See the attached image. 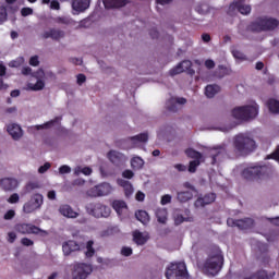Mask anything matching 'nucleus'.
Returning <instances> with one entry per match:
<instances>
[{
    "label": "nucleus",
    "mask_w": 279,
    "mask_h": 279,
    "mask_svg": "<svg viewBox=\"0 0 279 279\" xmlns=\"http://www.w3.org/2000/svg\"><path fill=\"white\" fill-rule=\"evenodd\" d=\"M112 193V186L109 183L98 184L87 191L88 197H104Z\"/></svg>",
    "instance_id": "obj_11"
},
{
    "label": "nucleus",
    "mask_w": 279,
    "mask_h": 279,
    "mask_svg": "<svg viewBox=\"0 0 279 279\" xmlns=\"http://www.w3.org/2000/svg\"><path fill=\"white\" fill-rule=\"evenodd\" d=\"M36 189H40V184H38V182H28L25 185L26 193H32V191H36Z\"/></svg>",
    "instance_id": "obj_41"
},
{
    "label": "nucleus",
    "mask_w": 279,
    "mask_h": 279,
    "mask_svg": "<svg viewBox=\"0 0 279 279\" xmlns=\"http://www.w3.org/2000/svg\"><path fill=\"white\" fill-rule=\"evenodd\" d=\"M43 88H45V81L43 80H38L36 84L31 86V90H43Z\"/></svg>",
    "instance_id": "obj_44"
},
{
    "label": "nucleus",
    "mask_w": 279,
    "mask_h": 279,
    "mask_svg": "<svg viewBox=\"0 0 279 279\" xmlns=\"http://www.w3.org/2000/svg\"><path fill=\"white\" fill-rule=\"evenodd\" d=\"M21 243L24 247H32V245H34V242L29 238H22Z\"/></svg>",
    "instance_id": "obj_51"
},
{
    "label": "nucleus",
    "mask_w": 279,
    "mask_h": 279,
    "mask_svg": "<svg viewBox=\"0 0 279 279\" xmlns=\"http://www.w3.org/2000/svg\"><path fill=\"white\" fill-rule=\"evenodd\" d=\"M106 10H118L125 8L128 0H102Z\"/></svg>",
    "instance_id": "obj_22"
},
{
    "label": "nucleus",
    "mask_w": 279,
    "mask_h": 279,
    "mask_svg": "<svg viewBox=\"0 0 279 279\" xmlns=\"http://www.w3.org/2000/svg\"><path fill=\"white\" fill-rule=\"evenodd\" d=\"M232 118L238 121H250V119H256L258 116V105H247L242 107H235L231 111Z\"/></svg>",
    "instance_id": "obj_4"
},
{
    "label": "nucleus",
    "mask_w": 279,
    "mask_h": 279,
    "mask_svg": "<svg viewBox=\"0 0 279 279\" xmlns=\"http://www.w3.org/2000/svg\"><path fill=\"white\" fill-rule=\"evenodd\" d=\"M145 161L141 157H133L131 159V167L132 169H143Z\"/></svg>",
    "instance_id": "obj_38"
},
{
    "label": "nucleus",
    "mask_w": 279,
    "mask_h": 279,
    "mask_svg": "<svg viewBox=\"0 0 279 279\" xmlns=\"http://www.w3.org/2000/svg\"><path fill=\"white\" fill-rule=\"evenodd\" d=\"M215 199H217V194L208 193V194H205L204 196H199L195 201L194 206L196 208H204V206H208L209 204H213Z\"/></svg>",
    "instance_id": "obj_17"
},
{
    "label": "nucleus",
    "mask_w": 279,
    "mask_h": 279,
    "mask_svg": "<svg viewBox=\"0 0 279 279\" xmlns=\"http://www.w3.org/2000/svg\"><path fill=\"white\" fill-rule=\"evenodd\" d=\"M149 36H150L153 39L158 38V36H159L158 29H156V28L150 29V31H149Z\"/></svg>",
    "instance_id": "obj_62"
},
{
    "label": "nucleus",
    "mask_w": 279,
    "mask_h": 279,
    "mask_svg": "<svg viewBox=\"0 0 279 279\" xmlns=\"http://www.w3.org/2000/svg\"><path fill=\"white\" fill-rule=\"evenodd\" d=\"M74 173L75 175H80V173H83V175H90V173H93V169L90 167H84L83 169L77 168Z\"/></svg>",
    "instance_id": "obj_40"
},
{
    "label": "nucleus",
    "mask_w": 279,
    "mask_h": 279,
    "mask_svg": "<svg viewBox=\"0 0 279 279\" xmlns=\"http://www.w3.org/2000/svg\"><path fill=\"white\" fill-rule=\"evenodd\" d=\"M43 206V194H35L31 197V199L24 204L23 211L26 215L34 213V210H38Z\"/></svg>",
    "instance_id": "obj_13"
},
{
    "label": "nucleus",
    "mask_w": 279,
    "mask_h": 279,
    "mask_svg": "<svg viewBox=\"0 0 279 279\" xmlns=\"http://www.w3.org/2000/svg\"><path fill=\"white\" fill-rule=\"evenodd\" d=\"M14 215H16V213L13 209H10L4 214V219L10 221V219H14Z\"/></svg>",
    "instance_id": "obj_53"
},
{
    "label": "nucleus",
    "mask_w": 279,
    "mask_h": 279,
    "mask_svg": "<svg viewBox=\"0 0 279 279\" xmlns=\"http://www.w3.org/2000/svg\"><path fill=\"white\" fill-rule=\"evenodd\" d=\"M107 158H109L110 162H112V165H114L116 167H120V165H123V162L125 161V155L117 150H110L107 154Z\"/></svg>",
    "instance_id": "obj_18"
},
{
    "label": "nucleus",
    "mask_w": 279,
    "mask_h": 279,
    "mask_svg": "<svg viewBox=\"0 0 279 279\" xmlns=\"http://www.w3.org/2000/svg\"><path fill=\"white\" fill-rule=\"evenodd\" d=\"M135 217L137 221H141V223H143L144 226L149 223V214H147V211L145 210H138L137 213H135Z\"/></svg>",
    "instance_id": "obj_32"
},
{
    "label": "nucleus",
    "mask_w": 279,
    "mask_h": 279,
    "mask_svg": "<svg viewBox=\"0 0 279 279\" xmlns=\"http://www.w3.org/2000/svg\"><path fill=\"white\" fill-rule=\"evenodd\" d=\"M135 198L137 202H145V193L143 192H137L135 195Z\"/></svg>",
    "instance_id": "obj_61"
},
{
    "label": "nucleus",
    "mask_w": 279,
    "mask_h": 279,
    "mask_svg": "<svg viewBox=\"0 0 279 279\" xmlns=\"http://www.w3.org/2000/svg\"><path fill=\"white\" fill-rule=\"evenodd\" d=\"M51 10H60V2L58 0H52L50 2Z\"/></svg>",
    "instance_id": "obj_59"
},
{
    "label": "nucleus",
    "mask_w": 279,
    "mask_h": 279,
    "mask_svg": "<svg viewBox=\"0 0 279 279\" xmlns=\"http://www.w3.org/2000/svg\"><path fill=\"white\" fill-rule=\"evenodd\" d=\"M133 241L136 245H145L149 241V235H144L143 232L136 230L133 232Z\"/></svg>",
    "instance_id": "obj_27"
},
{
    "label": "nucleus",
    "mask_w": 279,
    "mask_h": 279,
    "mask_svg": "<svg viewBox=\"0 0 279 279\" xmlns=\"http://www.w3.org/2000/svg\"><path fill=\"white\" fill-rule=\"evenodd\" d=\"M60 215H63V217H68L69 219H76V217L80 215L75 210H73V207L71 205H61L59 207Z\"/></svg>",
    "instance_id": "obj_24"
},
{
    "label": "nucleus",
    "mask_w": 279,
    "mask_h": 279,
    "mask_svg": "<svg viewBox=\"0 0 279 279\" xmlns=\"http://www.w3.org/2000/svg\"><path fill=\"white\" fill-rule=\"evenodd\" d=\"M93 274V266L81 263L74 265V270L72 271V278L73 279H86L88 276Z\"/></svg>",
    "instance_id": "obj_10"
},
{
    "label": "nucleus",
    "mask_w": 279,
    "mask_h": 279,
    "mask_svg": "<svg viewBox=\"0 0 279 279\" xmlns=\"http://www.w3.org/2000/svg\"><path fill=\"white\" fill-rule=\"evenodd\" d=\"M233 147L239 154H252L256 149V142L245 133H240L233 138Z\"/></svg>",
    "instance_id": "obj_2"
},
{
    "label": "nucleus",
    "mask_w": 279,
    "mask_h": 279,
    "mask_svg": "<svg viewBox=\"0 0 279 279\" xmlns=\"http://www.w3.org/2000/svg\"><path fill=\"white\" fill-rule=\"evenodd\" d=\"M279 21L274 17H257L254 22L248 25V29L251 32H256L260 34V32H274L276 27H278Z\"/></svg>",
    "instance_id": "obj_3"
},
{
    "label": "nucleus",
    "mask_w": 279,
    "mask_h": 279,
    "mask_svg": "<svg viewBox=\"0 0 279 279\" xmlns=\"http://www.w3.org/2000/svg\"><path fill=\"white\" fill-rule=\"evenodd\" d=\"M14 241H16V233H14V232H9V233H8V242H9V243H14Z\"/></svg>",
    "instance_id": "obj_60"
},
{
    "label": "nucleus",
    "mask_w": 279,
    "mask_h": 279,
    "mask_svg": "<svg viewBox=\"0 0 279 279\" xmlns=\"http://www.w3.org/2000/svg\"><path fill=\"white\" fill-rule=\"evenodd\" d=\"M64 31L50 28L49 31L43 33L41 38L45 40H47V38H51L52 40H60L61 38H64Z\"/></svg>",
    "instance_id": "obj_19"
},
{
    "label": "nucleus",
    "mask_w": 279,
    "mask_h": 279,
    "mask_svg": "<svg viewBox=\"0 0 279 279\" xmlns=\"http://www.w3.org/2000/svg\"><path fill=\"white\" fill-rule=\"evenodd\" d=\"M29 64L31 66H38V64H40V61L38 60V56L31 57Z\"/></svg>",
    "instance_id": "obj_56"
},
{
    "label": "nucleus",
    "mask_w": 279,
    "mask_h": 279,
    "mask_svg": "<svg viewBox=\"0 0 279 279\" xmlns=\"http://www.w3.org/2000/svg\"><path fill=\"white\" fill-rule=\"evenodd\" d=\"M269 158L279 162V146H277L276 150L268 156V159Z\"/></svg>",
    "instance_id": "obj_55"
},
{
    "label": "nucleus",
    "mask_w": 279,
    "mask_h": 279,
    "mask_svg": "<svg viewBox=\"0 0 279 279\" xmlns=\"http://www.w3.org/2000/svg\"><path fill=\"white\" fill-rule=\"evenodd\" d=\"M21 199V197L19 196V194L13 193L9 198H8V203L9 204H19V201Z\"/></svg>",
    "instance_id": "obj_46"
},
{
    "label": "nucleus",
    "mask_w": 279,
    "mask_h": 279,
    "mask_svg": "<svg viewBox=\"0 0 279 279\" xmlns=\"http://www.w3.org/2000/svg\"><path fill=\"white\" fill-rule=\"evenodd\" d=\"M15 230L20 234H39L40 236H47V231L32 223H17Z\"/></svg>",
    "instance_id": "obj_9"
},
{
    "label": "nucleus",
    "mask_w": 279,
    "mask_h": 279,
    "mask_svg": "<svg viewBox=\"0 0 279 279\" xmlns=\"http://www.w3.org/2000/svg\"><path fill=\"white\" fill-rule=\"evenodd\" d=\"M58 121H60V118H56V119L50 120L44 124L35 125V130H49L50 128H53V125H56V123H58Z\"/></svg>",
    "instance_id": "obj_36"
},
{
    "label": "nucleus",
    "mask_w": 279,
    "mask_h": 279,
    "mask_svg": "<svg viewBox=\"0 0 279 279\" xmlns=\"http://www.w3.org/2000/svg\"><path fill=\"white\" fill-rule=\"evenodd\" d=\"M266 106L269 109V112L272 114H279V101L277 99H268Z\"/></svg>",
    "instance_id": "obj_30"
},
{
    "label": "nucleus",
    "mask_w": 279,
    "mask_h": 279,
    "mask_svg": "<svg viewBox=\"0 0 279 279\" xmlns=\"http://www.w3.org/2000/svg\"><path fill=\"white\" fill-rule=\"evenodd\" d=\"M22 75H32V68L29 66H24L22 69Z\"/></svg>",
    "instance_id": "obj_63"
},
{
    "label": "nucleus",
    "mask_w": 279,
    "mask_h": 279,
    "mask_svg": "<svg viewBox=\"0 0 279 279\" xmlns=\"http://www.w3.org/2000/svg\"><path fill=\"white\" fill-rule=\"evenodd\" d=\"M177 199L180 204H186V202H191L193 199V192L191 191H182L177 193Z\"/></svg>",
    "instance_id": "obj_28"
},
{
    "label": "nucleus",
    "mask_w": 279,
    "mask_h": 279,
    "mask_svg": "<svg viewBox=\"0 0 279 279\" xmlns=\"http://www.w3.org/2000/svg\"><path fill=\"white\" fill-rule=\"evenodd\" d=\"M227 156L228 150L226 149V146H218L210 153L211 165H217V162H221Z\"/></svg>",
    "instance_id": "obj_15"
},
{
    "label": "nucleus",
    "mask_w": 279,
    "mask_h": 279,
    "mask_svg": "<svg viewBox=\"0 0 279 279\" xmlns=\"http://www.w3.org/2000/svg\"><path fill=\"white\" fill-rule=\"evenodd\" d=\"M2 191H14L19 187V181L14 178H4L0 181Z\"/></svg>",
    "instance_id": "obj_21"
},
{
    "label": "nucleus",
    "mask_w": 279,
    "mask_h": 279,
    "mask_svg": "<svg viewBox=\"0 0 279 279\" xmlns=\"http://www.w3.org/2000/svg\"><path fill=\"white\" fill-rule=\"evenodd\" d=\"M167 279H189L186 264L183 262L171 263L166 269Z\"/></svg>",
    "instance_id": "obj_5"
},
{
    "label": "nucleus",
    "mask_w": 279,
    "mask_h": 279,
    "mask_svg": "<svg viewBox=\"0 0 279 279\" xmlns=\"http://www.w3.org/2000/svg\"><path fill=\"white\" fill-rule=\"evenodd\" d=\"M94 245L95 242L93 240L87 241L85 252L86 258H93L95 256V247H93Z\"/></svg>",
    "instance_id": "obj_35"
},
{
    "label": "nucleus",
    "mask_w": 279,
    "mask_h": 279,
    "mask_svg": "<svg viewBox=\"0 0 279 279\" xmlns=\"http://www.w3.org/2000/svg\"><path fill=\"white\" fill-rule=\"evenodd\" d=\"M185 155L187 156V158H193V160H202V158H204L202 153H199L193 148L185 149Z\"/></svg>",
    "instance_id": "obj_34"
},
{
    "label": "nucleus",
    "mask_w": 279,
    "mask_h": 279,
    "mask_svg": "<svg viewBox=\"0 0 279 279\" xmlns=\"http://www.w3.org/2000/svg\"><path fill=\"white\" fill-rule=\"evenodd\" d=\"M84 247H86V245H84V243H77L75 242V240H69L66 242L63 243L62 245V250H63V254L65 256H70V254L72 252H82V250H84Z\"/></svg>",
    "instance_id": "obj_14"
},
{
    "label": "nucleus",
    "mask_w": 279,
    "mask_h": 279,
    "mask_svg": "<svg viewBox=\"0 0 279 279\" xmlns=\"http://www.w3.org/2000/svg\"><path fill=\"white\" fill-rule=\"evenodd\" d=\"M59 173L60 175H64L66 173H71V167H69L68 165H63L59 168Z\"/></svg>",
    "instance_id": "obj_48"
},
{
    "label": "nucleus",
    "mask_w": 279,
    "mask_h": 279,
    "mask_svg": "<svg viewBox=\"0 0 279 279\" xmlns=\"http://www.w3.org/2000/svg\"><path fill=\"white\" fill-rule=\"evenodd\" d=\"M178 104L180 106H184V104H186V98L172 97L166 102V108H167V110H169V112H178Z\"/></svg>",
    "instance_id": "obj_20"
},
{
    "label": "nucleus",
    "mask_w": 279,
    "mask_h": 279,
    "mask_svg": "<svg viewBox=\"0 0 279 279\" xmlns=\"http://www.w3.org/2000/svg\"><path fill=\"white\" fill-rule=\"evenodd\" d=\"M221 92V87L219 85H207L205 87V95L208 99H213L215 95Z\"/></svg>",
    "instance_id": "obj_29"
},
{
    "label": "nucleus",
    "mask_w": 279,
    "mask_h": 279,
    "mask_svg": "<svg viewBox=\"0 0 279 279\" xmlns=\"http://www.w3.org/2000/svg\"><path fill=\"white\" fill-rule=\"evenodd\" d=\"M112 208L116 210V213H118V215H121L123 209L128 208V204H125L124 201H113Z\"/></svg>",
    "instance_id": "obj_33"
},
{
    "label": "nucleus",
    "mask_w": 279,
    "mask_h": 279,
    "mask_svg": "<svg viewBox=\"0 0 279 279\" xmlns=\"http://www.w3.org/2000/svg\"><path fill=\"white\" fill-rule=\"evenodd\" d=\"M8 21V10L5 7H0V24Z\"/></svg>",
    "instance_id": "obj_43"
},
{
    "label": "nucleus",
    "mask_w": 279,
    "mask_h": 279,
    "mask_svg": "<svg viewBox=\"0 0 279 279\" xmlns=\"http://www.w3.org/2000/svg\"><path fill=\"white\" fill-rule=\"evenodd\" d=\"M121 254L122 256H132V247L123 246Z\"/></svg>",
    "instance_id": "obj_54"
},
{
    "label": "nucleus",
    "mask_w": 279,
    "mask_h": 279,
    "mask_svg": "<svg viewBox=\"0 0 279 279\" xmlns=\"http://www.w3.org/2000/svg\"><path fill=\"white\" fill-rule=\"evenodd\" d=\"M76 82H77L78 86H82V84H84V82H86V75L85 74L76 75Z\"/></svg>",
    "instance_id": "obj_57"
},
{
    "label": "nucleus",
    "mask_w": 279,
    "mask_h": 279,
    "mask_svg": "<svg viewBox=\"0 0 279 279\" xmlns=\"http://www.w3.org/2000/svg\"><path fill=\"white\" fill-rule=\"evenodd\" d=\"M192 68H193V62H191V60H184L180 62L178 65H175L174 68H172L169 71V75H171V77H174V75H180V73H184V71H191Z\"/></svg>",
    "instance_id": "obj_16"
},
{
    "label": "nucleus",
    "mask_w": 279,
    "mask_h": 279,
    "mask_svg": "<svg viewBox=\"0 0 279 279\" xmlns=\"http://www.w3.org/2000/svg\"><path fill=\"white\" fill-rule=\"evenodd\" d=\"M87 211L89 213V215H92L93 217H96L97 219L104 217V218H108L110 217V207L101 204V203H90L87 205Z\"/></svg>",
    "instance_id": "obj_7"
},
{
    "label": "nucleus",
    "mask_w": 279,
    "mask_h": 279,
    "mask_svg": "<svg viewBox=\"0 0 279 279\" xmlns=\"http://www.w3.org/2000/svg\"><path fill=\"white\" fill-rule=\"evenodd\" d=\"M197 267L205 276H218L219 271L223 269V254L221 251H214L208 254L204 262H197Z\"/></svg>",
    "instance_id": "obj_1"
},
{
    "label": "nucleus",
    "mask_w": 279,
    "mask_h": 279,
    "mask_svg": "<svg viewBox=\"0 0 279 279\" xmlns=\"http://www.w3.org/2000/svg\"><path fill=\"white\" fill-rule=\"evenodd\" d=\"M7 132H9L10 136H12L13 141H19V138L23 136V129H21V125L19 124H9Z\"/></svg>",
    "instance_id": "obj_23"
},
{
    "label": "nucleus",
    "mask_w": 279,
    "mask_h": 279,
    "mask_svg": "<svg viewBox=\"0 0 279 279\" xmlns=\"http://www.w3.org/2000/svg\"><path fill=\"white\" fill-rule=\"evenodd\" d=\"M122 178H125L126 180H132L134 178V171L126 169L122 172Z\"/></svg>",
    "instance_id": "obj_49"
},
{
    "label": "nucleus",
    "mask_w": 279,
    "mask_h": 279,
    "mask_svg": "<svg viewBox=\"0 0 279 279\" xmlns=\"http://www.w3.org/2000/svg\"><path fill=\"white\" fill-rule=\"evenodd\" d=\"M205 66H206V69H215V61L214 60H211V59H207L206 61H205Z\"/></svg>",
    "instance_id": "obj_58"
},
{
    "label": "nucleus",
    "mask_w": 279,
    "mask_h": 279,
    "mask_svg": "<svg viewBox=\"0 0 279 279\" xmlns=\"http://www.w3.org/2000/svg\"><path fill=\"white\" fill-rule=\"evenodd\" d=\"M160 204L161 206H167V204H171V195L165 194L163 196H161Z\"/></svg>",
    "instance_id": "obj_47"
},
{
    "label": "nucleus",
    "mask_w": 279,
    "mask_h": 279,
    "mask_svg": "<svg viewBox=\"0 0 279 279\" xmlns=\"http://www.w3.org/2000/svg\"><path fill=\"white\" fill-rule=\"evenodd\" d=\"M133 143H147L149 141V135L147 133H141L138 135L130 137Z\"/></svg>",
    "instance_id": "obj_37"
},
{
    "label": "nucleus",
    "mask_w": 279,
    "mask_h": 279,
    "mask_svg": "<svg viewBox=\"0 0 279 279\" xmlns=\"http://www.w3.org/2000/svg\"><path fill=\"white\" fill-rule=\"evenodd\" d=\"M271 168L267 166H254L243 170L242 175L245 180H260L265 175H269Z\"/></svg>",
    "instance_id": "obj_6"
},
{
    "label": "nucleus",
    "mask_w": 279,
    "mask_h": 279,
    "mask_svg": "<svg viewBox=\"0 0 279 279\" xmlns=\"http://www.w3.org/2000/svg\"><path fill=\"white\" fill-rule=\"evenodd\" d=\"M169 213L166 208H158L156 210V218L159 223H167V217Z\"/></svg>",
    "instance_id": "obj_31"
},
{
    "label": "nucleus",
    "mask_w": 279,
    "mask_h": 279,
    "mask_svg": "<svg viewBox=\"0 0 279 279\" xmlns=\"http://www.w3.org/2000/svg\"><path fill=\"white\" fill-rule=\"evenodd\" d=\"M245 2V0H238L235 2H232L227 11V14L229 16H236V14H244L247 15L250 14V12H252V7L247 5V4H243Z\"/></svg>",
    "instance_id": "obj_8"
},
{
    "label": "nucleus",
    "mask_w": 279,
    "mask_h": 279,
    "mask_svg": "<svg viewBox=\"0 0 279 279\" xmlns=\"http://www.w3.org/2000/svg\"><path fill=\"white\" fill-rule=\"evenodd\" d=\"M118 184L119 186H122V189H124L125 197H130L132 193H134V186H132V183L130 181L119 179Z\"/></svg>",
    "instance_id": "obj_26"
},
{
    "label": "nucleus",
    "mask_w": 279,
    "mask_h": 279,
    "mask_svg": "<svg viewBox=\"0 0 279 279\" xmlns=\"http://www.w3.org/2000/svg\"><path fill=\"white\" fill-rule=\"evenodd\" d=\"M227 226L230 228H239V230H252V228H254V219L244 218L235 220L234 218H228Z\"/></svg>",
    "instance_id": "obj_12"
},
{
    "label": "nucleus",
    "mask_w": 279,
    "mask_h": 279,
    "mask_svg": "<svg viewBox=\"0 0 279 279\" xmlns=\"http://www.w3.org/2000/svg\"><path fill=\"white\" fill-rule=\"evenodd\" d=\"M174 169H178L179 171H186V166L182 163L174 165Z\"/></svg>",
    "instance_id": "obj_64"
},
{
    "label": "nucleus",
    "mask_w": 279,
    "mask_h": 279,
    "mask_svg": "<svg viewBox=\"0 0 279 279\" xmlns=\"http://www.w3.org/2000/svg\"><path fill=\"white\" fill-rule=\"evenodd\" d=\"M49 169H51V163L46 162L45 165H43L38 168V173H47V171H49Z\"/></svg>",
    "instance_id": "obj_50"
},
{
    "label": "nucleus",
    "mask_w": 279,
    "mask_h": 279,
    "mask_svg": "<svg viewBox=\"0 0 279 279\" xmlns=\"http://www.w3.org/2000/svg\"><path fill=\"white\" fill-rule=\"evenodd\" d=\"M72 20L66 16H59L56 19V23H59L60 25H71Z\"/></svg>",
    "instance_id": "obj_45"
},
{
    "label": "nucleus",
    "mask_w": 279,
    "mask_h": 279,
    "mask_svg": "<svg viewBox=\"0 0 279 279\" xmlns=\"http://www.w3.org/2000/svg\"><path fill=\"white\" fill-rule=\"evenodd\" d=\"M231 53L235 60H241L242 62L247 60V56H245V53L241 52L240 50H232Z\"/></svg>",
    "instance_id": "obj_42"
},
{
    "label": "nucleus",
    "mask_w": 279,
    "mask_h": 279,
    "mask_svg": "<svg viewBox=\"0 0 279 279\" xmlns=\"http://www.w3.org/2000/svg\"><path fill=\"white\" fill-rule=\"evenodd\" d=\"M199 165H202V159H194V160L190 161L187 171H189L190 173H195V171H197V167H198Z\"/></svg>",
    "instance_id": "obj_39"
},
{
    "label": "nucleus",
    "mask_w": 279,
    "mask_h": 279,
    "mask_svg": "<svg viewBox=\"0 0 279 279\" xmlns=\"http://www.w3.org/2000/svg\"><path fill=\"white\" fill-rule=\"evenodd\" d=\"M72 8L76 12H84L90 8V0H72Z\"/></svg>",
    "instance_id": "obj_25"
},
{
    "label": "nucleus",
    "mask_w": 279,
    "mask_h": 279,
    "mask_svg": "<svg viewBox=\"0 0 279 279\" xmlns=\"http://www.w3.org/2000/svg\"><path fill=\"white\" fill-rule=\"evenodd\" d=\"M22 16H31V14H34V9L32 8H23L21 10Z\"/></svg>",
    "instance_id": "obj_52"
}]
</instances>
